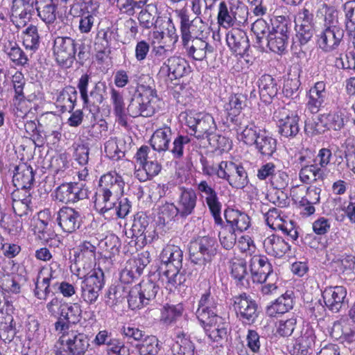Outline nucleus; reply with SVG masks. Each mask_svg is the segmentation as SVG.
Here are the masks:
<instances>
[{"instance_id": "nucleus-32", "label": "nucleus", "mask_w": 355, "mask_h": 355, "mask_svg": "<svg viewBox=\"0 0 355 355\" xmlns=\"http://www.w3.org/2000/svg\"><path fill=\"white\" fill-rule=\"evenodd\" d=\"M279 88L277 80L269 74L261 76L259 80L260 96L265 103H270L277 96Z\"/></svg>"}, {"instance_id": "nucleus-13", "label": "nucleus", "mask_w": 355, "mask_h": 355, "mask_svg": "<svg viewBox=\"0 0 355 355\" xmlns=\"http://www.w3.org/2000/svg\"><path fill=\"white\" fill-rule=\"evenodd\" d=\"M234 308L239 319L245 324H251L258 317V305L246 293L241 294L233 298Z\"/></svg>"}, {"instance_id": "nucleus-41", "label": "nucleus", "mask_w": 355, "mask_h": 355, "mask_svg": "<svg viewBox=\"0 0 355 355\" xmlns=\"http://www.w3.org/2000/svg\"><path fill=\"white\" fill-rule=\"evenodd\" d=\"M225 162V161L215 162L211 155L207 157L201 155L200 157L202 173L209 177L216 175L219 179L222 177Z\"/></svg>"}, {"instance_id": "nucleus-38", "label": "nucleus", "mask_w": 355, "mask_h": 355, "mask_svg": "<svg viewBox=\"0 0 355 355\" xmlns=\"http://www.w3.org/2000/svg\"><path fill=\"white\" fill-rule=\"evenodd\" d=\"M172 131L169 127L157 129L150 139V145L155 151L159 153L169 150Z\"/></svg>"}, {"instance_id": "nucleus-25", "label": "nucleus", "mask_w": 355, "mask_h": 355, "mask_svg": "<svg viewBox=\"0 0 355 355\" xmlns=\"http://www.w3.org/2000/svg\"><path fill=\"white\" fill-rule=\"evenodd\" d=\"M228 46L235 53L240 55L247 54L250 48L248 35L245 31L239 28H232L226 34Z\"/></svg>"}, {"instance_id": "nucleus-26", "label": "nucleus", "mask_w": 355, "mask_h": 355, "mask_svg": "<svg viewBox=\"0 0 355 355\" xmlns=\"http://www.w3.org/2000/svg\"><path fill=\"white\" fill-rule=\"evenodd\" d=\"M315 336L313 330L306 328L302 331V335L296 339L291 351L292 355H313Z\"/></svg>"}, {"instance_id": "nucleus-52", "label": "nucleus", "mask_w": 355, "mask_h": 355, "mask_svg": "<svg viewBox=\"0 0 355 355\" xmlns=\"http://www.w3.org/2000/svg\"><path fill=\"white\" fill-rule=\"evenodd\" d=\"M140 355H156L159 350L158 339L154 336H146L136 345Z\"/></svg>"}, {"instance_id": "nucleus-34", "label": "nucleus", "mask_w": 355, "mask_h": 355, "mask_svg": "<svg viewBox=\"0 0 355 355\" xmlns=\"http://www.w3.org/2000/svg\"><path fill=\"white\" fill-rule=\"evenodd\" d=\"M78 92L76 89L72 86H67L59 93L56 104L60 107L62 112H71L76 104Z\"/></svg>"}, {"instance_id": "nucleus-27", "label": "nucleus", "mask_w": 355, "mask_h": 355, "mask_svg": "<svg viewBox=\"0 0 355 355\" xmlns=\"http://www.w3.org/2000/svg\"><path fill=\"white\" fill-rule=\"evenodd\" d=\"M224 216L228 227L235 232H243L250 226V218L238 209L227 208L225 210Z\"/></svg>"}, {"instance_id": "nucleus-57", "label": "nucleus", "mask_w": 355, "mask_h": 355, "mask_svg": "<svg viewBox=\"0 0 355 355\" xmlns=\"http://www.w3.org/2000/svg\"><path fill=\"white\" fill-rule=\"evenodd\" d=\"M230 267L232 277L239 284L244 285V282H248L246 262L241 259H234L232 261Z\"/></svg>"}, {"instance_id": "nucleus-51", "label": "nucleus", "mask_w": 355, "mask_h": 355, "mask_svg": "<svg viewBox=\"0 0 355 355\" xmlns=\"http://www.w3.org/2000/svg\"><path fill=\"white\" fill-rule=\"evenodd\" d=\"M345 28L349 35L353 36V44L355 48V0H349L343 5Z\"/></svg>"}, {"instance_id": "nucleus-1", "label": "nucleus", "mask_w": 355, "mask_h": 355, "mask_svg": "<svg viewBox=\"0 0 355 355\" xmlns=\"http://www.w3.org/2000/svg\"><path fill=\"white\" fill-rule=\"evenodd\" d=\"M125 182L116 172L102 175L95 194L94 208L107 220L124 218L130 212V202L119 196L123 193Z\"/></svg>"}, {"instance_id": "nucleus-44", "label": "nucleus", "mask_w": 355, "mask_h": 355, "mask_svg": "<svg viewBox=\"0 0 355 355\" xmlns=\"http://www.w3.org/2000/svg\"><path fill=\"white\" fill-rule=\"evenodd\" d=\"M296 35L295 41L293 43L294 47L298 45L302 52H306L309 49V42L315 33L314 26H295Z\"/></svg>"}, {"instance_id": "nucleus-5", "label": "nucleus", "mask_w": 355, "mask_h": 355, "mask_svg": "<svg viewBox=\"0 0 355 355\" xmlns=\"http://www.w3.org/2000/svg\"><path fill=\"white\" fill-rule=\"evenodd\" d=\"M218 244L214 237L198 236L189 245V259L196 265L204 266L211 263L218 253Z\"/></svg>"}, {"instance_id": "nucleus-54", "label": "nucleus", "mask_w": 355, "mask_h": 355, "mask_svg": "<svg viewBox=\"0 0 355 355\" xmlns=\"http://www.w3.org/2000/svg\"><path fill=\"white\" fill-rule=\"evenodd\" d=\"M327 130L324 114H320L304 122V131L307 135H316L324 132Z\"/></svg>"}, {"instance_id": "nucleus-49", "label": "nucleus", "mask_w": 355, "mask_h": 355, "mask_svg": "<svg viewBox=\"0 0 355 355\" xmlns=\"http://www.w3.org/2000/svg\"><path fill=\"white\" fill-rule=\"evenodd\" d=\"M39 277L46 279L51 284V287L57 286V284L62 277V270L60 265L55 261L51 262L49 267L43 268L39 272Z\"/></svg>"}, {"instance_id": "nucleus-20", "label": "nucleus", "mask_w": 355, "mask_h": 355, "mask_svg": "<svg viewBox=\"0 0 355 355\" xmlns=\"http://www.w3.org/2000/svg\"><path fill=\"white\" fill-rule=\"evenodd\" d=\"M57 220L61 229L67 233H73L83 222L81 213L69 207H63L58 212Z\"/></svg>"}, {"instance_id": "nucleus-16", "label": "nucleus", "mask_w": 355, "mask_h": 355, "mask_svg": "<svg viewBox=\"0 0 355 355\" xmlns=\"http://www.w3.org/2000/svg\"><path fill=\"white\" fill-rule=\"evenodd\" d=\"M189 72V65L184 58L171 56L163 62L158 75L173 80L180 78Z\"/></svg>"}, {"instance_id": "nucleus-2", "label": "nucleus", "mask_w": 355, "mask_h": 355, "mask_svg": "<svg viewBox=\"0 0 355 355\" xmlns=\"http://www.w3.org/2000/svg\"><path fill=\"white\" fill-rule=\"evenodd\" d=\"M162 281L166 282V287L171 289L185 282V276L180 272L182 267L183 252L175 245H167L162 251L160 256Z\"/></svg>"}, {"instance_id": "nucleus-47", "label": "nucleus", "mask_w": 355, "mask_h": 355, "mask_svg": "<svg viewBox=\"0 0 355 355\" xmlns=\"http://www.w3.org/2000/svg\"><path fill=\"white\" fill-rule=\"evenodd\" d=\"M11 195L14 213L20 217L27 216L31 211L30 208V204L31 203V193H28L23 198H20V191H15Z\"/></svg>"}, {"instance_id": "nucleus-39", "label": "nucleus", "mask_w": 355, "mask_h": 355, "mask_svg": "<svg viewBox=\"0 0 355 355\" xmlns=\"http://www.w3.org/2000/svg\"><path fill=\"white\" fill-rule=\"evenodd\" d=\"M171 350L173 355H194L195 346L188 334L183 331H178Z\"/></svg>"}, {"instance_id": "nucleus-23", "label": "nucleus", "mask_w": 355, "mask_h": 355, "mask_svg": "<svg viewBox=\"0 0 355 355\" xmlns=\"http://www.w3.org/2000/svg\"><path fill=\"white\" fill-rule=\"evenodd\" d=\"M347 290L344 286L327 287L322 291V297L326 306L332 312L338 313L345 304Z\"/></svg>"}, {"instance_id": "nucleus-43", "label": "nucleus", "mask_w": 355, "mask_h": 355, "mask_svg": "<svg viewBox=\"0 0 355 355\" xmlns=\"http://www.w3.org/2000/svg\"><path fill=\"white\" fill-rule=\"evenodd\" d=\"M183 311L184 306L182 304H166L161 309L160 321L166 325H171L182 317Z\"/></svg>"}, {"instance_id": "nucleus-19", "label": "nucleus", "mask_w": 355, "mask_h": 355, "mask_svg": "<svg viewBox=\"0 0 355 355\" xmlns=\"http://www.w3.org/2000/svg\"><path fill=\"white\" fill-rule=\"evenodd\" d=\"M344 37L340 27L324 28L318 35V44L324 52L329 53L338 49Z\"/></svg>"}, {"instance_id": "nucleus-59", "label": "nucleus", "mask_w": 355, "mask_h": 355, "mask_svg": "<svg viewBox=\"0 0 355 355\" xmlns=\"http://www.w3.org/2000/svg\"><path fill=\"white\" fill-rule=\"evenodd\" d=\"M0 338L5 344H8L10 348H15L17 343L20 342L19 337L16 336V330L12 326V322L10 324L5 323L1 326L0 329Z\"/></svg>"}, {"instance_id": "nucleus-61", "label": "nucleus", "mask_w": 355, "mask_h": 355, "mask_svg": "<svg viewBox=\"0 0 355 355\" xmlns=\"http://www.w3.org/2000/svg\"><path fill=\"white\" fill-rule=\"evenodd\" d=\"M232 15L234 19V25H243L248 21V7L239 1L231 3Z\"/></svg>"}, {"instance_id": "nucleus-37", "label": "nucleus", "mask_w": 355, "mask_h": 355, "mask_svg": "<svg viewBox=\"0 0 355 355\" xmlns=\"http://www.w3.org/2000/svg\"><path fill=\"white\" fill-rule=\"evenodd\" d=\"M203 325L208 338L214 342H218L227 334V323L220 317V320H214L210 322H200Z\"/></svg>"}, {"instance_id": "nucleus-11", "label": "nucleus", "mask_w": 355, "mask_h": 355, "mask_svg": "<svg viewBox=\"0 0 355 355\" xmlns=\"http://www.w3.org/2000/svg\"><path fill=\"white\" fill-rule=\"evenodd\" d=\"M53 53L57 62L69 68L76 60V42L69 37H57L54 40Z\"/></svg>"}, {"instance_id": "nucleus-56", "label": "nucleus", "mask_w": 355, "mask_h": 355, "mask_svg": "<svg viewBox=\"0 0 355 355\" xmlns=\"http://www.w3.org/2000/svg\"><path fill=\"white\" fill-rule=\"evenodd\" d=\"M136 286L148 304L155 299L159 290V286L150 279L144 280Z\"/></svg>"}, {"instance_id": "nucleus-24", "label": "nucleus", "mask_w": 355, "mask_h": 355, "mask_svg": "<svg viewBox=\"0 0 355 355\" xmlns=\"http://www.w3.org/2000/svg\"><path fill=\"white\" fill-rule=\"evenodd\" d=\"M35 0H12L11 17L25 25L35 14Z\"/></svg>"}, {"instance_id": "nucleus-64", "label": "nucleus", "mask_w": 355, "mask_h": 355, "mask_svg": "<svg viewBox=\"0 0 355 355\" xmlns=\"http://www.w3.org/2000/svg\"><path fill=\"white\" fill-rule=\"evenodd\" d=\"M63 308L61 316L65 318L68 322L75 324L80 321L82 318V310L78 303L72 304L65 303Z\"/></svg>"}, {"instance_id": "nucleus-46", "label": "nucleus", "mask_w": 355, "mask_h": 355, "mask_svg": "<svg viewBox=\"0 0 355 355\" xmlns=\"http://www.w3.org/2000/svg\"><path fill=\"white\" fill-rule=\"evenodd\" d=\"M299 176L302 182L308 184L312 181L323 180L326 173L324 169L315 164L303 166L300 171Z\"/></svg>"}, {"instance_id": "nucleus-4", "label": "nucleus", "mask_w": 355, "mask_h": 355, "mask_svg": "<svg viewBox=\"0 0 355 355\" xmlns=\"http://www.w3.org/2000/svg\"><path fill=\"white\" fill-rule=\"evenodd\" d=\"M91 77L85 73L78 80L77 88L79 90L83 107L90 112L99 111V106L107 97V87L105 82L98 81L94 84L88 93V86Z\"/></svg>"}, {"instance_id": "nucleus-17", "label": "nucleus", "mask_w": 355, "mask_h": 355, "mask_svg": "<svg viewBox=\"0 0 355 355\" xmlns=\"http://www.w3.org/2000/svg\"><path fill=\"white\" fill-rule=\"evenodd\" d=\"M221 179L226 180L228 184L235 189H243L249 179L247 171L240 164L225 161Z\"/></svg>"}, {"instance_id": "nucleus-7", "label": "nucleus", "mask_w": 355, "mask_h": 355, "mask_svg": "<svg viewBox=\"0 0 355 355\" xmlns=\"http://www.w3.org/2000/svg\"><path fill=\"white\" fill-rule=\"evenodd\" d=\"M272 24V28L266 39V44L271 51L282 53L288 44L291 21L284 16H278Z\"/></svg>"}, {"instance_id": "nucleus-48", "label": "nucleus", "mask_w": 355, "mask_h": 355, "mask_svg": "<svg viewBox=\"0 0 355 355\" xmlns=\"http://www.w3.org/2000/svg\"><path fill=\"white\" fill-rule=\"evenodd\" d=\"M35 10L37 15L46 24L53 23L56 19V6L53 0H46L44 2L35 1Z\"/></svg>"}, {"instance_id": "nucleus-63", "label": "nucleus", "mask_w": 355, "mask_h": 355, "mask_svg": "<svg viewBox=\"0 0 355 355\" xmlns=\"http://www.w3.org/2000/svg\"><path fill=\"white\" fill-rule=\"evenodd\" d=\"M113 31L110 28H101L97 33L95 40V49L98 52H104L110 47Z\"/></svg>"}, {"instance_id": "nucleus-53", "label": "nucleus", "mask_w": 355, "mask_h": 355, "mask_svg": "<svg viewBox=\"0 0 355 355\" xmlns=\"http://www.w3.org/2000/svg\"><path fill=\"white\" fill-rule=\"evenodd\" d=\"M141 167L142 170L139 169L135 173L136 176L141 182H144L157 175L162 169L161 165L154 159L148 161Z\"/></svg>"}, {"instance_id": "nucleus-36", "label": "nucleus", "mask_w": 355, "mask_h": 355, "mask_svg": "<svg viewBox=\"0 0 355 355\" xmlns=\"http://www.w3.org/2000/svg\"><path fill=\"white\" fill-rule=\"evenodd\" d=\"M293 293L286 292L279 297L272 304L266 309V313L270 317H276L278 314H283L293 307Z\"/></svg>"}, {"instance_id": "nucleus-14", "label": "nucleus", "mask_w": 355, "mask_h": 355, "mask_svg": "<svg viewBox=\"0 0 355 355\" xmlns=\"http://www.w3.org/2000/svg\"><path fill=\"white\" fill-rule=\"evenodd\" d=\"M218 300L211 294L210 290L202 294L198 301L196 314L200 322H210L214 320H220L218 315Z\"/></svg>"}, {"instance_id": "nucleus-45", "label": "nucleus", "mask_w": 355, "mask_h": 355, "mask_svg": "<svg viewBox=\"0 0 355 355\" xmlns=\"http://www.w3.org/2000/svg\"><path fill=\"white\" fill-rule=\"evenodd\" d=\"M207 30V25L202 19L199 17H196L182 33V40L202 38L204 36V33Z\"/></svg>"}, {"instance_id": "nucleus-3", "label": "nucleus", "mask_w": 355, "mask_h": 355, "mask_svg": "<svg viewBox=\"0 0 355 355\" xmlns=\"http://www.w3.org/2000/svg\"><path fill=\"white\" fill-rule=\"evenodd\" d=\"M128 90L130 97L126 110L127 116L149 117L154 114L155 105L157 99L155 89L150 86L138 85L137 87L129 86Z\"/></svg>"}, {"instance_id": "nucleus-40", "label": "nucleus", "mask_w": 355, "mask_h": 355, "mask_svg": "<svg viewBox=\"0 0 355 355\" xmlns=\"http://www.w3.org/2000/svg\"><path fill=\"white\" fill-rule=\"evenodd\" d=\"M110 100L113 105L114 113L119 123L122 126H126L128 124L126 113L127 108H125L122 94L114 88H112L110 92Z\"/></svg>"}, {"instance_id": "nucleus-29", "label": "nucleus", "mask_w": 355, "mask_h": 355, "mask_svg": "<svg viewBox=\"0 0 355 355\" xmlns=\"http://www.w3.org/2000/svg\"><path fill=\"white\" fill-rule=\"evenodd\" d=\"M246 105V97L241 94H237L230 98L225 108L227 111V120L233 124H240L245 119L244 115L241 114V110Z\"/></svg>"}, {"instance_id": "nucleus-50", "label": "nucleus", "mask_w": 355, "mask_h": 355, "mask_svg": "<svg viewBox=\"0 0 355 355\" xmlns=\"http://www.w3.org/2000/svg\"><path fill=\"white\" fill-rule=\"evenodd\" d=\"M4 48V51L16 65L24 66L28 64L27 55L16 42H8Z\"/></svg>"}, {"instance_id": "nucleus-6", "label": "nucleus", "mask_w": 355, "mask_h": 355, "mask_svg": "<svg viewBox=\"0 0 355 355\" xmlns=\"http://www.w3.org/2000/svg\"><path fill=\"white\" fill-rule=\"evenodd\" d=\"M89 345L87 335L71 332L60 337L53 352L55 355H85Z\"/></svg>"}, {"instance_id": "nucleus-18", "label": "nucleus", "mask_w": 355, "mask_h": 355, "mask_svg": "<svg viewBox=\"0 0 355 355\" xmlns=\"http://www.w3.org/2000/svg\"><path fill=\"white\" fill-rule=\"evenodd\" d=\"M55 199L62 203H74L87 197V189L77 182L64 183L55 191Z\"/></svg>"}, {"instance_id": "nucleus-28", "label": "nucleus", "mask_w": 355, "mask_h": 355, "mask_svg": "<svg viewBox=\"0 0 355 355\" xmlns=\"http://www.w3.org/2000/svg\"><path fill=\"white\" fill-rule=\"evenodd\" d=\"M234 125L240 137L241 141L250 146L254 145L261 135V132L264 131L256 126L254 123H250L247 119L241 120V125Z\"/></svg>"}, {"instance_id": "nucleus-33", "label": "nucleus", "mask_w": 355, "mask_h": 355, "mask_svg": "<svg viewBox=\"0 0 355 355\" xmlns=\"http://www.w3.org/2000/svg\"><path fill=\"white\" fill-rule=\"evenodd\" d=\"M263 244L267 254L275 257H282L290 250L288 243L275 234L266 238Z\"/></svg>"}, {"instance_id": "nucleus-10", "label": "nucleus", "mask_w": 355, "mask_h": 355, "mask_svg": "<svg viewBox=\"0 0 355 355\" xmlns=\"http://www.w3.org/2000/svg\"><path fill=\"white\" fill-rule=\"evenodd\" d=\"M104 284V273L101 269L84 275L80 285L81 298L88 304H94Z\"/></svg>"}, {"instance_id": "nucleus-62", "label": "nucleus", "mask_w": 355, "mask_h": 355, "mask_svg": "<svg viewBox=\"0 0 355 355\" xmlns=\"http://www.w3.org/2000/svg\"><path fill=\"white\" fill-rule=\"evenodd\" d=\"M217 20L218 24L225 28L234 26L233 16L232 15V8L230 6L228 8L225 1H222L219 4Z\"/></svg>"}, {"instance_id": "nucleus-9", "label": "nucleus", "mask_w": 355, "mask_h": 355, "mask_svg": "<svg viewBox=\"0 0 355 355\" xmlns=\"http://www.w3.org/2000/svg\"><path fill=\"white\" fill-rule=\"evenodd\" d=\"M196 193L200 200L205 203L213 216L216 225H222V203L219 200L218 193L214 187L207 180H200L196 184Z\"/></svg>"}, {"instance_id": "nucleus-35", "label": "nucleus", "mask_w": 355, "mask_h": 355, "mask_svg": "<svg viewBox=\"0 0 355 355\" xmlns=\"http://www.w3.org/2000/svg\"><path fill=\"white\" fill-rule=\"evenodd\" d=\"M300 117L296 113L291 112L278 121L279 133L286 138L295 137L300 131Z\"/></svg>"}, {"instance_id": "nucleus-15", "label": "nucleus", "mask_w": 355, "mask_h": 355, "mask_svg": "<svg viewBox=\"0 0 355 355\" xmlns=\"http://www.w3.org/2000/svg\"><path fill=\"white\" fill-rule=\"evenodd\" d=\"M250 272L254 282H262L266 280H277V275L273 272L271 263L266 257L255 254L250 261Z\"/></svg>"}, {"instance_id": "nucleus-42", "label": "nucleus", "mask_w": 355, "mask_h": 355, "mask_svg": "<svg viewBox=\"0 0 355 355\" xmlns=\"http://www.w3.org/2000/svg\"><path fill=\"white\" fill-rule=\"evenodd\" d=\"M255 149L265 157H270L277 148V141L266 131L261 132V135L254 145Z\"/></svg>"}, {"instance_id": "nucleus-22", "label": "nucleus", "mask_w": 355, "mask_h": 355, "mask_svg": "<svg viewBox=\"0 0 355 355\" xmlns=\"http://www.w3.org/2000/svg\"><path fill=\"white\" fill-rule=\"evenodd\" d=\"M179 195L177 200V207L179 216L186 218L194 212L197 204V193L191 188L179 187Z\"/></svg>"}, {"instance_id": "nucleus-8", "label": "nucleus", "mask_w": 355, "mask_h": 355, "mask_svg": "<svg viewBox=\"0 0 355 355\" xmlns=\"http://www.w3.org/2000/svg\"><path fill=\"white\" fill-rule=\"evenodd\" d=\"M185 121L190 134L198 139L209 137L217 129L214 117L208 113L190 112L187 113Z\"/></svg>"}, {"instance_id": "nucleus-58", "label": "nucleus", "mask_w": 355, "mask_h": 355, "mask_svg": "<svg viewBox=\"0 0 355 355\" xmlns=\"http://www.w3.org/2000/svg\"><path fill=\"white\" fill-rule=\"evenodd\" d=\"M281 210L273 207L266 211L264 214L265 220L268 226L272 230H279L284 227L287 220L284 219L281 216Z\"/></svg>"}, {"instance_id": "nucleus-55", "label": "nucleus", "mask_w": 355, "mask_h": 355, "mask_svg": "<svg viewBox=\"0 0 355 355\" xmlns=\"http://www.w3.org/2000/svg\"><path fill=\"white\" fill-rule=\"evenodd\" d=\"M55 286L51 287V284L44 278L37 277L33 290L34 295L39 300H46L50 294H55Z\"/></svg>"}, {"instance_id": "nucleus-30", "label": "nucleus", "mask_w": 355, "mask_h": 355, "mask_svg": "<svg viewBox=\"0 0 355 355\" xmlns=\"http://www.w3.org/2000/svg\"><path fill=\"white\" fill-rule=\"evenodd\" d=\"M12 182L16 191L31 189L35 181L34 172L31 166L22 164L15 168Z\"/></svg>"}, {"instance_id": "nucleus-21", "label": "nucleus", "mask_w": 355, "mask_h": 355, "mask_svg": "<svg viewBox=\"0 0 355 355\" xmlns=\"http://www.w3.org/2000/svg\"><path fill=\"white\" fill-rule=\"evenodd\" d=\"M187 55L193 59L202 61L215 51L214 47L202 38L182 40Z\"/></svg>"}, {"instance_id": "nucleus-12", "label": "nucleus", "mask_w": 355, "mask_h": 355, "mask_svg": "<svg viewBox=\"0 0 355 355\" xmlns=\"http://www.w3.org/2000/svg\"><path fill=\"white\" fill-rule=\"evenodd\" d=\"M150 219L144 212H138L134 216L130 229L132 239H135V245L139 248L144 247L152 240V233Z\"/></svg>"}, {"instance_id": "nucleus-60", "label": "nucleus", "mask_w": 355, "mask_h": 355, "mask_svg": "<svg viewBox=\"0 0 355 355\" xmlns=\"http://www.w3.org/2000/svg\"><path fill=\"white\" fill-rule=\"evenodd\" d=\"M155 11L156 7L153 4H148L144 9L141 10L139 13L138 20L143 28L150 29L155 26L157 19L153 14Z\"/></svg>"}, {"instance_id": "nucleus-31", "label": "nucleus", "mask_w": 355, "mask_h": 355, "mask_svg": "<svg viewBox=\"0 0 355 355\" xmlns=\"http://www.w3.org/2000/svg\"><path fill=\"white\" fill-rule=\"evenodd\" d=\"M97 241H83L78 246L80 252L77 256L76 263L83 266V268L91 269L96 261Z\"/></svg>"}]
</instances>
